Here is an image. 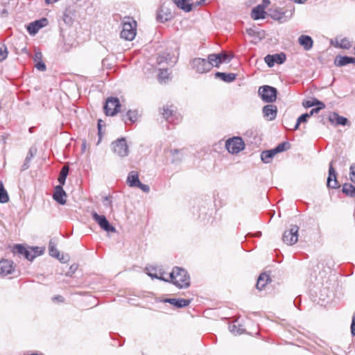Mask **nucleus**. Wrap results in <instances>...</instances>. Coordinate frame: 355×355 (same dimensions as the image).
Listing matches in <instances>:
<instances>
[{
    "mask_svg": "<svg viewBox=\"0 0 355 355\" xmlns=\"http://www.w3.org/2000/svg\"><path fill=\"white\" fill-rule=\"evenodd\" d=\"M169 277L171 283L180 288H185L190 285L189 275L187 272L182 268H173L172 272L169 273Z\"/></svg>",
    "mask_w": 355,
    "mask_h": 355,
    "instance_id": "nucleus-1",
    "label": "nucleus"
},
{
    "mask_svg": "<svg viewBox=\"0 0 355 355\" xmlns=\"http://www.w3.org/2000/svg\"><path fill=\"white\" fill-rule=\"evenodd\" d=\"M136 28V21L132 17H125L122 21V31H121V38L128 41L133 40L137 33Z\"/></svg>",
    "mask_w": 355,
    "mask_h": 355,
    "instance_id": "nucleus-2",
    "label": "nucleus"
},
{
    "mask_svg": "<svg viewBox=\"0 0 355 355\" xmlns=\"http://www.w3.org/2000/svg\"><path fill=\"white\" fill-rule=\"evenodd\" d=\"M290 148L291 144L289 142H282L274 148L263 150L261 153V159L265 164L271 163L273 157L277 154L286 151L288 150Z\"/></svg>",
    "mask_w": 355,
    "mask_h": 355,
    "instance_id": "nucleus-3",
    "label": "nucleus"
},
{
    "mask_svg": "<svg viewBox=\"0 0 355 355\" xmlns=\"http://www.w3.org/2000/svg\"><path fill=\"white\" fill-rule=\"evenodd\" d=\"M191 66L198 73H205L209 72L213 67V62L207 59L196 58L191 61Z\"/></svg>",
    "mask_w": 355,
    "mask_h": 355,
    "instance_id": "nucleus-4",
    "label": "nucleus"
},
{
    "mask_svg": "<svg viewBox=\"0 0 355 355\" xmlns=\"http://www.w3.org/2000/svg\"><path fill=\"white\" fill-rule=\"evenodd\" d=\"M112 149L114 154L120 157L128 155L129 148L125 137L119 138L112 143Z\"/></svg>",
    "mask_w": 355,
    "mask_h": 355,
    "instance_id": "nucleus-5",
    "label": "nucleus"
},
{
    "mask_svg": "<svg viewBox=\"0 0 355 355\" xmlns=\"http://www.w3.org/2000/svg\"><path fill=\"white\" fill-rule=\"evenodd\" d=\"M225 148L231 154H237L244 149L245 143L240 137H233L225 142Z\"/></svg>",
    "mask_w": 355,
    "mask_h": 355,
    "instance_id": "nucleus-6",
    "label": "nucleus"
},
{
    "mask_svg": "<svg viewBox=\"0 0 355 355\" xmlns=\"http://www.w3.org/2000/svg\"><path fill=\"white\" fill-rule=\"evenodd\" d=\"M258 92L264 102L273 103L277 99V90L273 87L268 85L260 87Z\"/></svg>",
    "mask_w": 355,
    "mask_h": 355,
    "instance_id": "nucleus-7",
    "label": "nucleus"
},
{
    "mask_svg": "<svg viewBox=\"0 0 355 355\" xmlns=\"http://www.w3.org/2000/svg\"><path fill=\"white\" fill-rule=\"evenodd\" d=\"M162 114L170 123H178L181 119L180 114L178 112L177 108L173 105L167 104L164 105Z\"/></svg>",
    "mask_w": 355,
    "mask_h": 355,
    "instance_id": "nucleus-8",
    "label": "nucleus"
},
{
    "mask_svg": "<svg viewBox=\"0 0 355 355\" xmlns=\"http://www.w3.org/2000/svg\"><path fill=\"white\" fill-rule=\"evenodd\" d=\"M299 227L295 225H291L289 230L284 231L282 241L288 245H293L298 241Z\"/></svg>",
    "mask_w": 355,
    "mask_h": 355,
    "instance_id": "nucleus-9",
    "label": "nucleus"
},
{
    "mask_svg": "<svg viewBox=\"0 0 355 355\" xmlns=\"http://www.w3.org/2000/svg\"><path fill=\"white\" fill-rule=\"evenodd\" d=\"M121 103L116 97H108L104 105L105 113L107 116H114L119 112Z\"/></svg>",
    "mask_w": 355,
    "mask_h": 355,
    "instance_id": "nucleus-10",
    "label": "nucleus"
},
{
    "mask_svg": "<svg viewBox=\"0 0 355 355\" xmlns=\"http://www.w3.org/2000/svg\"><path fill=\"white\" fill-rule=\"evenodd\" d=\"M12 252L15 254H18L19 256L24 257L28 261H33L37 255V252L34 248L29 250L21 244L15 245L12 249Z\"/></svg>",
    "mask_w": 355,
    "mask_h": 355,
    "instance_id": "nucleus-11",
    "label": "nucleus"
},
{
    "mask_svg": "<svg viewBox=\"0 0 355 355\" xmlns=\"http://www.w3.org/2000/svg\"><path fill=\"white\" fill-rule=\"evenodd\" d=\"M92 216L104 231L107 232H114L116 231L115 228L110 223L105 216L99 215L96 211H93Z\"/></svg>",
    "mask_w": 355,
    "mask_h": 355,
    "instance_id": "nucleus-12",
    "label": "nucleus"
},
{
    "mask_svg": "<svg viewBox=\"0 0 355 355\" xmlns=\"http://www.w3.org/2000/svg\"><path fill=\"white\" fill-rule=\"evenodd\" d=\"M15 272V266L12 261L6 259L0 260V278L12 275Z\"/></svg>",
    "mask_w": 355,
    "mask_h": 355,
    "instance_id": "nucleus-13",
    "label": "nucleus"
},
{
    "mask_svg": "<svg viewBox=\"0 0 355 355\" xmlns=\"http://www.w3.org/2000/svg\"><path fill=\"white\" fill-rule=\"evenodd\" d=\"M333 162L334 161L332 160L329 163V175L327 178V186L331 189H336L339 187V184L336 178V172L333 166Z\"/></svg>",
    "mask_w": 355,
    "mask_h": 355,
    "instance_id": "nucleus-14",
    "label": "nucleus"
},
{
    "mask_svg": "<svg viewBox=\"0 0 355 355\" xmlns=\"http://www.w3.org/2000/svg\"><path fill=\"white\" fill-rule=\"evenodd\" d=\"M209 58L211 62H213V67H218L220 64L227 62L230 60L229 55L225 52L217 54H209Z\"/></svg>",
    "mask_w": 355,
    "mask_h": 355,
    "instance_id": "nucleus-15",
    "label": "nucleus"
},
{
    "mask_svg": "<svg viewBox=\"0 0 355 355\" xmlns=\"http://www.w3.org/2000/svg\"><path fill=\"white\" fill-rule=\"evenodd\" d=\"M48 24V20L46 18H43L40 20L35 21L30 23L27 26V31L30 35H35L40 28L44 27Z\"/></svg>",
    "mask_w": 355,
    "mask_h": 355,
    "instance_id": "nucleus-16",
    "label": "nucleus"
},
{
    "mask_svg": "<svg viewBox=\"0 0 355 355\" xmlns=\"http://www.w3.org/2000/svg\"><path fill=\"white\" fill-rule=\"evenodd\" d=\"M53 198L60 205H64L66 203L67 193L63 189V186L57 185L55 187Z\"/></svg>",
    "mask_w": 355,
    "mask_h": 355,
    "instance_id": "nucleus-17",
    "label": "nucleus"
},
{
    "mask_svg": "<svg viewBox=\"0 0 355 355\" xmlns=\"http://www.w3.org/2000/svg\"><path fill=\"white\" fill-rule=\"evenodd\" d=\"M160 302L164 303H169L176 308H183L190 304L191 300L182 298H165L161 300Z\"/></svg>",
    "mask_w": 355,
    "mask_h": 355,
    "instance_id": "nucleus-18",
    "label": "nucleus"
},
{
    "mask_svg": "<svg viewBox=\"0 0 355 355\" xmlns=\"http://www.w3.org/2000/svg\"><path fill=\"white\" fill-rule=\"evenodd\" d=\"M263 114L268 121L274 120L277 114V106L272 104L266 105L263 107Z\"/></svg>",
    "mask_w": 355,
    "mask_h": 355,
    "instance_id": "nucleus-19",
    "label": "nucleus"
},
{
    "mask_svg": "<svg viewBox=\"0 0 355 355\" xmlns=\"http://www.w3.org/2000/svg\"><path fill=\"white\" fill-rule=\"evenodd\" d=\"M298 42L306 51H309L313 47V44L312 38L310 36L305 35H302L299 37Z\"/></svg>",
    "mask_w": 355,
    "mask_h": 355,
    "instance_id": "nucleus-20",
    "label": "nucleus"
},
{
    "mask_svg": "<svg viewBox=\"0 0 355 355\" xmlns=\"http://www.w3.org/2000/svg\"><path fill=\"white\" fill-rule=\"evenodd\" d=\"M350 63H355V58L345 56H336L334 60V64L337 67L345 66Z\"/></svg>",
    "mask_w": 355,
    "mask_h": 355,
    "instance_id": "nucleus-21",
    "label": "nucleus"
},
{
    "mask_svg": "<svg viewBox=\"0 0 355 355\" xmlns=\"http://www.w3.org/2000/svg\"><path fill=\"white\" fill-rule=\"evenodd\" d=\"M330 121L335 125H346L349 121L346 117L340 116L338 114L334 112L329 115Z\"/></svg>",
    "mask_w": 355,
    "mask_h": 355,
    "instance_id": "nucleus-22",
    "label": "nucleus"
},
{
    "mask_svg": "<svg viewBox=\"0 0 355 355\" xmlns=\"http://www.w3.org/2000/svg\"><path fill=\"white\" fill-rule=\"evenodd\" d=\"M266 12H265L263 5H258L254 7L252 10V17L255 19H264L266 17Z\"/></svg>",
    "mask_w": 355,
    "mask_h": 355,
    "instance_id": "nucleus-23",
    "label": "nucleus"
},
{
    "mask_svg": "<svg viewBox=\"0 0 355 355\" xmlns=\"http://www.w3.org/2000/svg\"><path fill=\"white\" fill-rule=\"evenodd\" d=\"M214 76H215L216 78H219L225 83H232L236 78V75L235 73H227L219 72V71L215 73Z\"/></svg>",
    "mask_w": 355,
    "mask_h": 355,
    "instance_id": "nucleus-24",
    "label": "nucleus"
},
{
    "mask_svg": "<svg viewBox=\"0 0 355 355\" xmlns=\"http://www.w3.org/2000/svg\"><path fill=\"white\" fill-rule=\"evenodd\" d=\"M127 182L130 187H137L140 182L138 173L134 171L130 172L127 178Z\"/></svg>",
    "mask_w": 355,
    "mask_h": 355,
    "instance_id": "nucleus-25",
    "label": "nucleus"
},
{
    "mask_svg": "<svg viewBox=\"0 0 355 355\" xmlns=\"http://www.w3.org/2000/svg\"><path fill=\"white\" fill-rule=\"evenodd\" d=\"M37 153V148L35 147H31L28 155L25 159L24 164L21 166V171H26L29 168V162L32 159V158L35 156Z\"/></svg>",
    "mask_w": 355,
    "mask_h": 355,
    "instance_id": "nucleus-26",
    "label": "nucleus"
},
{
    "mask_svg": "<svg viewBox=\"0 0 355 355\" xmlns=\"http://www.w3.org/2000/svg\"><path fill=\"white\" fill-rule=\"evenodd\" d=\"M270 280L269 275H268L266 273H261L257 282V288L259 291H261L263 289V288L266 286V284L268 283Z\"/></svg>",
    "mask_w": 355,
    "mask_h": 355,
    "instance_id": "nucleus-27",
    "label": "nucleus"
},
{
    "mask_svg": "<svg viewBox=\"0 0 355 355\" xmlns=\"http://www.w3.org/2000/svg\"><path fill=\"white\" fill-rule=\"evenodd\" d=\"M302 105L304 107H306V108L311 107L313 106H316V107L322 106V107H325V104L323 102H322L315 98H313L310 100L304 101L302 103Z\"/></svg>",
    "mask_w": 355,
    "mask_h": 355,
    "instance_id": "nucleus-28",
    "label": "nucleus"
},
{
    "mask_svg": "<svg viewBox=\"0 0 355 355\" xmlns=\"http://www.w3.org/2000/svg\"><path fill=\"white\" fill-rule=\"evenodd\" d=\"M69 167L67 165L64 166L61 168V170L60 171L59 176H58V180L60 183L59 185L63 186L65 184V181H66L67 177L69 174Z\"/></svg>",
    "mask_w": 355,
    "mask_h": 355,
    "instance_id": "nucleus-29",
    "label": "nucleus"
},
{
    "mask_svg": "<svg viewBox=\"0 0 355 355\" xmlns=\"http://www.w3.org/2000/svg\"><path fill=\"white\" fill-rule=\"evenodd\" d=\"M342 191L347 196L355 198V187L352 184H344L343 185Z\"/></svg>",
    "mask_w": 355,
    "mask_h": 355,
    "instance_id": "nucleus-30",
    "label": "nucleus"
},
{
    "mask_svg": "<svg viewBox=\"0 0 355 355\" xmlns=\"http://www.w3.org/2000/svg\"><path fill=\"white\" fill-rule=\"evenodd\" d=\"M171 155L172 156V162L174 164L180 163L182 158L183 154L181 150L177 149H171L170 150Z\"/></svg>",
    "mask_w": 355,
    "mask_h": 355,
    "instance_id": "nucleus-31",
    "label": "nucleus"
},
{
    "mask_svg": "<svg viewBox=\"0 0 355 355\" xmlns=\"http://www.w3.org/2000/svg\"><path fill=\"white\" fill-rule=\"evenodd\" d=\"M49 254L56 259H60V252L55 247V243L51 240L49 244Z\"/></svg>",
    "mask_w": 355,
    "mask_h": 355,
    "instance_id": "nucleus-32",
    "label": "nucleus"
},
{
    "mask_svg": "<svg viewBox=\"0 0 355 355\" xmlns=\"http://www.w3.org/2000/svg\"><path fill=\"white\" fill-rule=\"evenodd\" d=\"M170 72L168 69H160L158 79L160 82L166 83L169 78Z\"/></svg>",
    "mask_w": 355,
    "mask_h": 355,
    "instance_id": "nucleus-33",
    "label": "nucleus"
},
{
    "mask_svg": "<svg viewBox=\"0 0 355 355\" xmlns=\"http://www.w3.org/2000/svg\"><path fill=\"white\" fill-rule=\"evenodd\" d=\"M9 197L6 190L4 189L3 184L0 182V202L6 203L8 202Z\"/></svg>",
    "mask_w": 355,
    "mask_h": 355,
    "instance_id": "nucleus-34",
    "label": "nucleus"
},
{
    "mask_svg": "<svg viewBox=\"0 0 355 355\" xmlns=\"http://www.w3.org/2000/svg\"><path fill=\"white\" fill-rule=\"evenodd\" d=\"M271 17L274 19L278 20L281 22L286 21V19H284V12H282L281 10H275L271 13Z\"/></svg>",
    "mask_w": 355,
    "mask_h": 355,
    "instance_id": "nucleus-35",
    "label": "nucleus"
},
{
    "mask_svg": "<svg viewBox=\"0 0 355 355\" xmlns=\"http://www.w3.org/2000/svg\"><path fill=\"white\" fill-rule=\"evenodd\" d=\"M163 10H161L158 12L157 19L162 23L168 21L171 18V14H162Z\"/></svg>",
    "mask_w": 355,
    "mask_h": 355,
    "instance_id": "nucleus-36",
    "label": "nucleus"
},
{
    "mask_svg": "<svg viewBox=\"0 0 355 355\" xmlns=\"http://www.w3.org/2000/svg\"><path fill=\"white\" fill-rule=\"evenodd\" d=\"M275 63L283 64L286 59V55L284 53H276L273 55Z\"/></svg>",
    "mask_w": 355,
    "mask_h": 355,
    "instance_id": "nucleus-37",
    "label": "nucleus"
},
{
    "mask_svg": "<svg viewBox=\"0 0 355 355\" xmlns=\"http://www.w3.org/2000/svg\"><path fill=\"white\" fill-rule=\"evenodd\" d=\"M8 56V49L5 44L0 43V62L4 60Z\"/></svg>",
    "mask_w": 355,
    "mask_h": 355,
    "instance_id": "nucleus-38",
    "label": "nucleus"
},
{
    "mask_svg": "<svg viewBox=\"0 0 355 355\" xmlns=\"http://www.w3.org/2000/svg\"><path fill=\"white\" fill-rule=\"evenodd\" d=\"M309 118H310V116H309L308 113H304L300 116L297 119V122L295 125V129H297L300 123L306 122Z\"/></svg>",
    "mask_w": 355,
    "mask_h": 355,
    "instance_id": "nucleus-39",
    "label": "nucleus"
},
{
    "mask_svg": "<svg viewBox=\"0 0 355 355\" xmlns=\"http://www.w3.org/2000/svg\"><path fill=\"white\" fill-rule=\"evenodd\" d=\"M229 329L230 331L234 335H239L243 333V329L237 327L234 322L230 325Z\"/></svg>",
    "mask_w": 355,
    "mask_h": 355,
    "instance_id": "nucleus-40",
    "label": "nucleus"
},
{
    "mask_svg": "<svg viewBox=\"0 0 355 355\" xmlns=\"http://www.w3.org/2000/svg\"><path fill=\"white\" fill-rule=\"evenodd\" d=\"M157 279L164 281V282H171L170 277H169V274H168L165 272H163L161 270H159V273H158Z\"/></svg>",
    "mask_w": 355,
    "mask_h": 355,
    "instance_id": "nucleus-41",
    "label": "nucleus"
},
{
    "mask_svg": "<svg viewBox=\"0 0 355 355\" xmlns=\"http://www.w3.org/2000/svg\"><path fill=\"white\" fill-rule=\"evenodd\" d=\"M338 45L339 47H340L342 49H348L351 47L350 42L347 38L341 39Z\"/></svg>",
    "mask_w": 355,
    "mask_h": 355,
    "instance_id": "nucleus-42",
    "label": "nucleus"
},
{
    "mask_svg": "<svg viewBox=\"0 0 355 355\" xmlns=\"http://www.w3.org/2000/svg\"><path fill=\"white\" fill-rule=\"evenodd\" d=\"M146 270H147V274H148V276H150L152 278L157 279L159 272H157V270L155 268H154V267H151V268L146 267Z\"/></svg>",
    "mask_w": 355,
    "mask_h": 355,
    "instance_id": "nucleus-43",
    "label": "nucleus"
},
{
    "mask_svg": "<svg viewBox=\"0 0 355 355\" xmlns=\"http://www.w3.org/2000/svg\"><path fill=\"white\" fill-rule=\"evenodd\" d=\"M103 203L105 207L109 208L110 210L112 209V204L111 196H105L103 198Z\"/></svg>",
    "mask_w": 355,
    "mask_h": 355,
    "instance_id": "nucleus-44",
    "label": "nucleus"
},
{
    "mask_svg": "<svg viewBox=\"0 0 355 355\" xmlns=\"http://www.w3.org/2000/svg\"><path fill=\"white\" fill-rule=\"evenodd\" d=\"M266 63L268 64L269 67H272L274 66L275 62L273 55H268L264 58Z\"/></svg>",
    "mask_w": 355,
    "mask_h": 355,
    "instance_id": "nucleus-45",
    "label": "nucleus"
},
{
    "mask_svg": "<svg viewBox=\"0 0 355 355\" xmlns=\"http://www.w3.org/2000/svg\"><path fill=\"white\" fill-rule=\"evenodd\" d=\"M169 56V54L164 53L158 55L157 58V62L158 64H161L162 63L164 62H167L168 57Z\"/></svg>",
    "mask_w": 355,
    "mask_h": 355,
    "instance_id": "nucleus-46",
    "label": "nucleus"
},
{
    "mask_svg": "<svg viewBox=\"0 0 355 355\" xmlns=\"http://www.w3.org/2000/svg\"><path fill=\"white\" fill-rule=\"evenodd\" d=\"M35 67L37 69L41 71H44L46 69L45 64L42 61L37 62Z\"/></svg>",
    "mask_w": 355,
    "mask_h": 355,
    "instance_id": "nucleus-47",
    "label": "nucleus"
},
{
    "mask_svg": "<svg viewBox=\"0 0 355 355\" xmlns=\"http://www.w3.org/2000/svg\"><path fill=\"white\" fill-rule=\"evenodd\" d=\"M126 116L128 117V120L131 122H134L136 120V114L135 112H132L131 110H129L127 112Z\"/></svg>",
    "mask_w": 355,
    "mask_h": 355,
    "instance_id": "nucleus-48",
    "label": "nucleus"
},
{
    "mask_svg": "<svg viewBox=\"0 0 355 355\" xmlns=\"http://www.w3.org/2000/svg\"><path fill=\"white\" fill-rule=\"evenodd\" d=\"M137 188H139L143 191L148 193L150 191V187L147 184H142L141 182L139 183V184L137 187Z\"/></svg>",
    "mask_w": 355,
    "mask_h": 355,
    "instance_id": "nucleus-49",
    "label": "nucleus"
},
{
    "mask_svg": "<svg viewBox=\"0 0 355 355\" xmlns=\"http://www.w3.org/2000/svg\"><path fill=\"white\" fill-rule=\"evenodd\" d=\"M325 107H322V106L316 107L315 108H313L309 113V116L311 117L312 115H313L315 113L319 112L321 110L324 109Z\"/></svg>",
    "mask_w": 355,
    "mask_h": 355,
    "instance_id": "nucleus-50",
    "label": "nucleus"
},
{
    "mask_svg": "<svg viewBox=\"0 0 355 355\" xmlns=\"http://www.w3.org/2000/svg\"><path fill=\"white\" fill-rule=\"evenodd\" d=\"M350 180L355 182V166L353 165L350 167V173H349Z\"/></svg>",
    "mask_w": 355,
    "mask_h": 355,
    "instance_id": "nucleus-51",
    "label": "nucleus"
},
{
    "mask_svg": "<svg viewBox=\"0 0 355 355\" xmlns=\"http://www.w3.org/2000/svg\"><path fill=\"white\" fill-rule=\"evenodd\" d=\"M42 53L40 52V51L35 52V53L34 55V57H33L34 61H35V62L42 61Z\"/></svg>",
    "mask_w": 355,
    "mask_h": 355,
    "instance_id": "nucleus-52",
    "label": "nucleus"
},
{
    "mask_svg": "<svg viewBox=\"0 0 355 355\" xmlns=\"http://www.w3.org/2000/svg\"><path fill=\"white\" fill-rule=\"evenodd\" d=\"M52 300L53 302H63L64 300V298L62 295H56V296H54L52 298Z\"/></svg>",
    "mask_w": 355,
    "mask_h": 355,
    "instance_id": "nucleus-53",
    "label": "nucleus"
},
{
    "mask_svg": "<svg viewBox=\"0 0 355 355\" xmlns=\"http://www.w3.org/2000/svg\"><path fill=\"white\" fill-rule=\"evenodd\" d=\"M103 121L101 119H99L98 121V133H102V127Z\"/></svg>",
    "mask_w": 355,
    "mask_h": 355,
    "instance_id": "nucleus-54",
    "label": "nucleus"
},
{
    "mask_svg": "<svg viewBox=\"0 0 355 355\" xmlns=\"http://www.w3.org/2000/svg\"><path fill=\"white\" fill-rule=\"evenodd\" d=\"M350 329H351V334H352V335L353 336H355V321H352V320Z\"/></svg>",
    "mask_w": 355,
    "mask_h": 355,
    "instance_id": "nucleus-55",
    "label": "nucleus"
},
{
    "mask_svg": "<svg viewBox=\"0 0 355 355\" xmlns=\"http://www.w3.org/2000/svg\"><path fill=\"white\" fill-rule=\"evenodd\" d=\"M270 3V0H263V3L261 5L264 6V8L267 7Z\"/></svg>",
    "mask_w": 355,
    "mask_h": 355,
    "instance_id": "nucleus-56",
    "label": "nucleus"
},
{
    "mask_svg": "<svg viewBox=\"0 0 355 355\" xmlns=\"http://www.w3.org/2000/svg\"><path fill=\"white\" fill-rule=\"evenodd\" d=\"M58 259L62 263H65L68 261V259L65 258L63 255L61 257H60V259Z\"/></svg>",
    "mask_w": 355,
    "mask_h": 355,
    "instance_id": "nucleus-57",
    "label": "nucleus"
},
{
    "mask_svg": "<svg viewBox=\"0 0 355 355\" xmlns=\"http://www.w3.org/2000/svg\"><path fill=\"white\" fill-rule=\"evenodd\" d=\"M58 0H45V2L47 4H50V3H54V2H56L58 1Z\"/></svg>",
    "mask_w": 355,
    "mask_h": 355,
    "instance_id": "nucleus-58",
    "label": "nucleus"
},
{
    "mask_svg": "<svg viewBox=\"0 0 355 355\" xmlns=\"http://www.w3.org/2000/svg\"><path fill=\"white\" fill-rule=\"evenodd\" d=\"M352 321H355V313H354L353 315V317H352Z\"/></svg>",
    "mask_w": 355,
    "mask_h": 355,
    "instance_id": "nucleus-59",
    "label": "nucleus"
},
{
    "mask_svg": "<svg viewBox=\"0 0 355 355\" xmlns=\"http://www.w3.org/2000/svg\"><path fill=\"white\" fill-rule=\"evenodd\" d=\"M261 234V233L260 232H259L256 234L257 236H259Z\"/></svg>",
    "mask_w": 355,
    "mask_h": 355,
    "instance_id": "nucleus-60",
    "label": "nucleus"
},
{
    "mask_svg": "<svg viewBox=\"0 0 355 355\" xmlns=\"http://www.w3.org/2000/svg\"><path fill=\"white\" fill-rule=\"evenodd\" d=\"M98 135H99L100 137H99V140H98V143H99V142H100V141H101V136H102V135H101V134H99Z\"/></svg>",
    "mask_w": 355,
    "mask_h": 355,
    "instance_id": "nucleus-61",
    "label": "nucleus"
},
{
    "mask_svg": "<svg viewBox=\"0 0 355 355\" xmlns=\"http://www.w3.org/2000/svg\"><path fill=\"white\" fill-rule=\"evenodd\" d=\"M83 148H85V147H86L85 142H83Z\"/></svg>",
    "mask_w": 355,
    "mask_h": 355,
    "instance_id": "nucleus-62",
    "label": "nucleus"
},
{
    "mask_svg": "<svg viewBox=\"0 0 355 355\" xmlns=\"http://www.w3.org/2000/svg\"><path fill=\"white\" fill-rule=\"evenodd\" d=\"M297 300V298H296V299L294 300V302H293V303H294V304H295V306H297V305H296Z\"/></svg>",
    "mask_w": 355,
    "mask_h": 355,
    "instance_id": "nucleus-63",
    "label": "nucleus"
},
{
    "mask_svg": "<svg viewBox=\"0 0 355 355\" xmlns=\"http://www.w3.org/2000/svg\"><path fill=\"white\" fill-rule=\"evenodd\" d=\"M33 127H32V128H29V131H30L31 132H33Z\"/></svg>",
    "mask_w": 355,
    "mask_h": 355,
    "instance_id": "nucleus-64",
    "label": "nucleus"
}]
</instances>
